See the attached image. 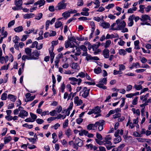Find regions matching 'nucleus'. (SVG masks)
<instances>
[{
	"label": "nucleus",
	"mask_w": 151,
	"mask_h": 151,
	"mask_svg": "<svg viewBox=\"0 0 151 151\" xmlns=\"http://www.w3.org/2000/svg\"><path fill=\"white\" fill-rule=\"evenodd\" d=\"M107 78H104L100 80L99 83L96 84V86L99 88H102L104 89H106L107 87L104 86L107 83Z\"/></svg>",
	"instance_id": "f257e3e1"
},
{
	"label": "nucleus",
	"mask_w": 151,
	"mask_h": 151,
	"mask_svg": "<svg viewBox=\"0 0 151 151\" xmlns=\"http://www.w3.org/2000/svg\"><path fill=\"white\" fill-rule=\"evenodd\" d=\"M116 23L118 25V30H122L126 26V24L124 20L118 19L116 21Z\"/></svg>",
	"instance_id": "f03ea898"
},
{
	"label": "nucleus",
	"mask_w": 151,
	"mask_h": 151,
	"mask_svg": "<svg viewBox=\"0 0 151 151\" xmlns=\"http://www.w3.org/2000/svg\"><path fill=\"white\" fill-rule=\"evenodd\" d=\"M64 2V0H63L59 3L55 7V10L57 11L65 9L66 8L67 4Z\"/></svg>",
	"instance_id": "7ed1b4c3"
},
{
	"label": "nucleus",
	"mask_w": 151,
	"mask_h": 151,
	"mask_svg": "<svg viewBox=\"0 0 151 151\" xmlns=\"http://www.w3.org/2000/svg\"><path fill=\"white\" fill-rule=\"evenodd\" d=\"M28 114V113L27 111L24 110H22L20 111L18 115V116L22 118H24V117L27 116Z\"/></svg>",
	"instance_id": "20e7f679"
},
{
	"label": "nucleus",
	"mask_w": 151,
	"mask_h": 151,
	"mask_svg": "<svg viewBox=\"0 0 151 151\" xmlns=\"http://www.w3.org/2000/svg\"><path fill=\"white\" fill-rule=\"evenodd\" d=\"M134 18V14L129 17L128 20L129 22L128 24V25L129 26L131 27L133 25L134 23L133 20Z\"/></svg>",
	"instance_id": "39448f33"
},
{
	"label": "nucleus",
	"mask_w": 151,
	"mask_h": 151,
	"mask_svg": "<svg viewBox=\"0 0 151 151\" xmlns=\"http://www.w3.org/2000/svg\"><path fill=\"white\" fill-rule=\"evenodd\" d=\"M75 143L79 147H81L83 144V141L78 138L76 139Z\"/></svg>",
	"instance_id": "423d86ee"
},
{
	"label": "nucleus",
	"mask_w": 151,
	"mask_h": 151,
	"mask_svg": "<svg viewBox=\"0 0 151 151\" xmlns=\"http://www.w3.org/2000/svg\"><path fill=\"white\" fill-rule=\"evenodd\" d=\"M68 41L65 42V46L66 48H68L69 47L71 48H73L75 47V44L73 42H70Z\"/></svg>",
	"instance_id": "0eeeda50"
},
{
	"label": "nucleus",
	"mask_w": 151,
	"mask_h": 151,
	"mask_svg": "<svg viewBox=\"0 0 151 151\" xmlns=\"http://www.w3.org/2000/svg\"><path fill=\"white\" fill-rule=\"evenodd\" d=\"M69 80L70 81H72L73 82H77L78 81V84L79 85H80L82 81V80L81 78L77 79L74 77H70L69 78Z\"/></svg>",
	"instance_id": "6e6552de"
},
{
	"label": "nucleus",
	"mask_w": 151,
	"mask_h": 151,
	"mask_svg": "<svg viewBox=\"0 0 151 151\" xmlns=\"http://www.w3.org/2000/svg\"><path fill=\"white\" fill-rule=\"evenodd\" d=\"M74 103L76 104L77 106H79L83 102L82 100L79 99L78 96H76L74 98Z\"/></svg>",
	"instance_id": "1a4fd4ad"
},
{
	"label": "nucleus",
	"mask_w": 151,
	"mask_h": 151,
	"mask_svg": "<svg viewBox=\"0 0 151 151\" xmlns=\"http://www.w3.org/2000/svg\"><path fill=\"white\" fill-rule=\"evenodd\" d=\"M45 1L44 0H40L35 2L34 4V5H39V7H40L41 6L45 4Z\"/></svg>",
	"instance_id": "9d476101"
},
{
	"label": "nucleus",
	"mask_w": 151,
	"mask_h": 151,
	"mask_svg": "<svg viewBox=\"0 0 151 151\" xmlns=\"http://www.w3.org/2000/svg\"><path fill=\"white\" fill-rule=\"evenodd\" d=\"M104 56L105 58H107L109 57V50L108 49H105L103 51Z\"/></svg>",
	"instance_id": "9b49d317"
},
{
	"label": "nucleus",
	"mask_w": 151,
	"mask_h": 151,
	"mask_svg": "<svg viewBox=\"0 0 151 151\" xmlns=\"http://www.w3.org/2000/svg\"><path fill=\"white\" fill-rule=\"evenodd\" d=\"M100 26L104 28L107 29L109 27L110 24L108 22H104L101 23Z\"/></svg>",
	"instance_id": "f8f14e48"
},
{
	"label": "nucleus",
	"mask_w": 151,
	"mask_h": 151,
	"mask_svg": "<svg viewBox=\"0 0 151 151\" xmlns=\"http://www.w3.org/2000/svg\"><path fill=\"white\" fill-rule=\"evenodd\" d=\"M142 21H146L147 20H150V17L148 15H142V18L140 19Z\"/></svg>",
	"instance_id": "ddd939ff"
},
{
	"label": "nucleus",
	"mask_w": 151,
	"mask_h": 151,
	"mask_svg": "<svg viewBox=\"0 0 151 151\" xmlns=\"http://www.w3.org/2000/svg\"><path fill=\"white\" fill-rule=\"evenodd\" d=\"M90 90V89H89L87 90H85L84 91H83L84 92L82 95V97L86 98L88 96L89 94Z\"/></svg>",
	"instance_id": "4468645a"
},
{
	"label": "nucleus",
	"mask_w": 151,
	"mask_h": 151,
	"mask_svg": "<svg viewBox=\"0 0 151 151\" xmlns=\"http://www.w3.org/2000/svg\"><path fill=\"white\" fill-rule=\"evenodd\" d=\"M8 98L11 101L13 102H14L17 99L16 96L11 94L8 95Z\"/></svg>",
	"instance_id": "2eb2a0df"
},
{
	"label": "nucleus",
	"mask_w": 151,
	"mask_h": 151,
	"mask_svg": "<svg viewBox=\"0 0 151 151\" xmlns=\"http://www.w3.org/2000/svg\"><path fill=\"white\" fill-rule=\"evenodd\" d=\"M93 110L95 114H99L101 111L100 108L98 106H96L94 109H93Z\"/></svg>",
	"instance_id": "dca6fc26"
},
{
	"label": "nucleus",
	"mask_w": 151,
	"mask_h": 151,
	"mask_svg": "<svg viewBox=\"0 0 151 151\" xmlns=\"http://www.w3.org/2000/svg\"><path fill=\"white\" fill-rule=\"evenodd\" d=\"M23 2L22 0H18V1H15L14 2L15 4L20 8L21 7H22V4Z\"/></svg>",
	"instance_id": "f3484780"
},
{
	"label": "nucleus",
	"mask_w": 151,
	"mask_h": 151,
	"mask_svg": "<svg viewBox=\"0 0 151 151\" xmlns=\"http://www.w3.org/2000/svg\"><path fill=\"white\" fill-rule=\"evenodd\" d=\"M34 15V14L32 13L27 14L24 15L23 17L24 19H29L33 17Z\"/></svg>",
	"instance_id": "a211bd4d"
},
{
	"label": "nucleus",
	"mask_w": 151,
	"mask_h": 151,
	"mask_svg": "<svg viewBox=\"0 0 151 151\" xmlns=\"http://www.w3.org/2000/svg\"><path fill=\"white\" fill-rule=\"evenodd\" d=\"M32 49L29 47H27L25 48V51L27 55L28 56H31L32 55L31 53Z\"/></svg>",
	"instance_id": "6ab92c4d"
},
{
	"label": "nucleus",
	"mask_w": 151,
	"mask_h": 151,
	"mask_svg": "<svg viewBox=\"0 0 151 151\" xmlns=\"http://www.w3.org/2000/svg\"><path fill=\"white\" fill-rule=\"evenodd\" d=\"M58 40L53 41L51 42L52 47H50V49H51L52 51H53L54 46L57 45L58 44Z\"/></svg>",
	"instance_id": "aec40b11"
},
{
	"label": "nucleus",
	"mask_w": 151,
	"mask_h": 151,
	"mask_svg": "<svg viewBox=\"0 0 151 151\" xmlns=\"http://www.w3.org/2000/svg\"><path fill=\"white\" fill-rule=\"evenodd\" d=\"M71 68L73 69L79 70V67L78 65V63H73L72 65Z\"/></svg>",
	"instance_id": "412c9836"
},
{
	"label": "nucleus",
	"mask_w": 151,
	"mask_h": 151,
	"mask_svg": "<svg viewBox=\"0 0 151 151\" xmlns=\"http://www.w3.org/2000/svg\"><path fill=\"white\" fill-rule=\"evenodd\" d=\"M12 139V137L10 136H9L7 137H5L4 138V144H6L9 142Z\"/></svg>",
	"instance_id": "4be33fe9"
},
{
	"label": "nucleus",
	"mask_w": 151,
	"mask_h": 151,
	"mask_svg": "<svg viewBox=\"0 0 151 151\" xmlns=\"http://www.w3.org/2000/svg\"><path fill=\"white\" fill-rule=\"evenodd\" d=\"M62 16L65 19L70 17V14L69 11H66L63 13L62 14Z\"/></svg>",
	"instance_id": "5701e85b"
},
{
	"label": "nucleus",
	"mask_w": 151,
	"mask_h": 151,
	"mask_svg": "<svg viewBox=\"0 0 151 151\" xmlns=\"http://www.w3.org/2000/svg\"><path fill=\"white\" fill-rule=\"evenodd\" d=\"M23 28L22 26H19L15 28L14 30L16 32H19L23 30Z\"/></svg>",
	"instance_id": "b1692460"
},
{
	"label": "nucleus",
	"mask_w": 151,
	"mask_h": 151,
	"mask_svg": "<svg viewBox=\"0 0 151 151\" xmlns=\"http://www.w3.org/2000/svg\"><path fill=\"white\" fill-rule=\"evenodd\" d=\"M139 40H136L134 42L135 46L134 48L136 49H139L140 48L139 46Z\"/></svg>",
	"instance_id": "393cba45"
},
{
	"label": "nucleus",
	"mask_w": 151,
	"mask_h": 151,
	"mask_svg": "<svg viewBox=\"0 0 151 151\" xmlns=\"http://www.w3.org/2000/svg\"><path fill=\"white\" fill-rule=\"evenodd\" d=\"M101 71L102 70L101 68L99 67H98L97 68H95L94 69V72L95 73L97 74H99L101 73Z\"/></svg>",
	"instance_id": "a878e982"
},
{
	"label": "nucleus",
	"mask_w": 151,
	"mask_h": 151,
	"mask_svg": "<svg viewBox=\"0 0 151 151\" xmlns=\"http://www.w3.org/2000/svg\"><path fill=\"white\" fill-rule=\"evenodd\" d=\"M71 130L69 128L67 129L65 132V134L68 137H69V136L71 134Z\"/></svg>",
	"instance_id": "bb28decb"
},
{
	"label": "nucleus",
	"mask_w": 151,
	"mask_h": 151,
	"mask_svg": "<svg viewBox=\"0 0 151 151\" xmlns=\"http://www.w3.org/2000/svg\"><path fill=\"white\" fill-rule=\"evenodd\" d=\"M62 25V22L60 21L56 22L55 23V27L56 28H58L60 27Z\"/></svg>",
	"instance_id": "cd10ccee"
},
{
	"label": "nucleus",
	"mask_w": 151,
	"mask_h": 151,
	"mask_svg": "<svg viewBox=\"0 0 151 151\" xmlns=\"http://www.w3.org/2000/svg\"><path fill=\"white\" fill-rule=\"evenodd\" d=\"M40 53V51L38 52L37 50H36L32 52V54H33V55L34 56H35L37 58L39 56Z\"/></svg>",
	"instance_id": "c85d7f7f"
},
{
	"label": "nucleus",
	"mask_w": 151,
	"mask_h": 151,
	"mask_svg": "<svg viewBox=\"0 0 151 151\" xmlns=\"http://www.w3.org/2000/svg\"><path fill=\"white\" fill-rule=\"evenodd\" d=\"M119 54L121 55H125L127 52L124 49H121L119 50Z\"/></svg>",
	"instance_id": "c756f323"
},
{
	"label": "nucleus",
	"mask_w": 151,
	"mask_h": 151,
	"mask_svg": "<svg viewBox=\"0 0 151 151\" xmlns=\"http://www.w3.org/2000/svg\"><path fill=\"white\" fill-rule=\"evenodd\" d=\"M62 110V107L61 106H60L56 108L55 110L56 113L57 112L58 113H60L61 111Z\"/></svg>",
	"instance_id": "7c9ffc66"
},
{
	"label": "nucleus",
	"mask_w": 151,
	"mask_h": 151,
	"mask_svg": "<svg viewBox=\"0 0 151 151\" xmlns=\"http://www.w3.org/2000/svg\"><path fill=\"white\" fill-rule=\"evenodd\" d=\"M134 88H135V89L137 90H141L142 88V87L141 85H135L134 86Z\"/></svg>",
	"instance_id": "2f4dec72"
},
{
	"label": "nucleus",
	"mask_w": 151,
	"mask_h": 151,
	"mask_svg": "<svg viewBox=\"0 0 151 151\" xmlns=\"http://www.w3.org/2000/svg\"><path fill=\"white\" fill-rule=\"evenodd\" d=\"M122 139L120 136H118L116 137L114 140V143L115 144L118 143L121 141Z\"/></svg>",
	"instance_id": "473e14b6"
},
{
	"label": "nucleus",
	"mask_w": 151,
	"mask_h": 151,
	"mask_svg": "<svg viewBox=\"0 0 151 151\" xmlns=\"http://www.w3.org/2000/svg\"><path fill=\"white\" fill-rule=\"evenodd\" d=\"M26 58L27 60H35L37 59V58L34 56L33 55L28 56L26 55Z\"/></svg>",
	"instance_id": "72a5a7b5"
},
{
	"label": "nucleus",
	"mask_w": 151,
	"mask_h": 151,
	"mask_svg": "<svg viewBox=\"0 0 151 151\" xmlns=\"http://www.w3.org/2000/svg\"><path fill=\"white\" fill-rule=\"evenodd\" d=\"M111 41L110 40H107L106 43H105V45H104V47L105 48H107V47H108L110 44H111Z\"/></svg>",
	"instance_id": "f704fd0d"
},
{
	"label": "nucleus",
	"mask_w": 151,
	"mask_h": 151,
	"mask_svg": "<svg viewBox=\"0 0 151 151\" xmlns=\"http://www.w3.org/2000/svg\"><path fill=\"white\" fill-rule=\"evenodd\" d=\"M7 99V94L6 93H3L1 96V99L2 100H6Z\"/></svg>",
	"instance_id": "c9c22d12"
},
{
	"label": "nucleus",
	"mask_w": 151,
	"mask_h": 151,
	"mask_svg": "<svg viewBox=\"0 0 151 151\" xmlns=\"http://www.w3.org/2000/svg\"><path fill=\"white\" fill-rule=\"evenodd\" d=\"M30 114L31 118L33 119V121L34 122V121H35V120L37 119V116L36 115L31 112H30Z\"/></svg>",
	"instance_id": "e433bc0d"
},
{
	"label": "nucleus",
	"mask_w": 151,
	"mask_h": 151,
	"mask_svg": "<svg viewBox=\"0 0 151 151\" xmlns=\"http://www.w3.org/2000/svg\"><path fill=\"white\" fill-rule=\"evenodd\" d=\"M79 76L82 78H84L85 77V74L83 72H81L79 73L78 75L76 76L77 78H78Z\"/></svg>",
	"instance_id": "4c0bfd02"
},
{
	"label": "nucleus",
	"mask_w": 151,
	"mask_h": 151,
	"mask_svg": "<svg viewBox=\"0 0 151 151\" xmlns=\"http://www.w3.org/2000/svg\"><path fill=\"white\" fill-rule=\"evenodd\" d=\"M22 126L24 127H26L29 129H31L33 127V125H28L27 124L25 123L23 124Z\"/></svg>",
	"instance_id": "58836bf2"
},
{
	"label": "nucleus",
	"mask_w": 151,
	"mask_h": 151,
	"mask_svg": "<svg viewBox=\"0 0 151 151\" xmlns=\"http://www.w3.org/2000/svg\"><path fill=\"white\" fill-rule=\"evenodd\" d=\"M119 69L120 71L124 70L125 69V66L123 64H119Z\"/></svg>",
	"instance_id": "ea45409f"
},
{
	"label": "nucleus",
	"mask_w": 151,
	"mask_h": 151,
	"mask_svg": "<svg viewBox=\"0 0 151 151\" xmlns=\"http://www.w3.org/2000/svg\"><path fill=\"white\" fill-rule=\"evenodd\" d=\"M53 51L49 49V54L50 58H54L55 57V54L53 52Z\"/></svg>",
	"instance_id": "a19ab883"
},
{
	"label": "nucleus",
	"mask_w": 151,
	"mask_h": 151,
	"mask_svg": "<svg viewBox=\"0 0 151 151\" xmlns=\"http://www.w3.org/2000/svg\"><path fill=\"white\" fill-rule=\"evenodd\" d=\"M125 145L124 144H123L120 145L117 148V149L118 151H121L122 149L124 148V147Z\"/></svg>",
	"instance_id": "79ce46f5"
},
{
	"label": "nucleus",
	"mask_w": 151,
	"mask_h": 151,
	"mask_svg": "<svg viewBox=\"0 0 151 151\" xmlns=\"http://www.w3.org/2000/svg\"><path fill=\"white\" fill-rule=\"evenodd\" d=\"M66 116V115L63 117V116L61 114H59L57 116L55 117L56 119H59L61 118H63V119H64Z\"/></svg>",
	"instance_id": "37998d69"
},
{
	"label": "nucleus",
	"mask_w": 151,
	"mask_h": 151,
	"mask_svg": "<svg viewBox=\"0 0 151 151\" xmlns=\"http://www.w3.org/2000/svg\"><path fill=\"white\" fill-rule=\"evenodd\" d=\"M99 122V123H99V124H98L97 125V126L99 127V126H100L101 125H104L105 121L103 120H101L99 121L98 122Z\"/></svg>",
	"instance_id": "c03bdc74"
},
{
	"label": "nucleus",
	"mask_w": 151,
	"mask_h": 151,
	"mask_svg": "<svg viewBox=\"0 0 151 151\" xmlns=\"http://www.w3.org/2000/svg\"><path fill=\"white\" fill-rule=\"evenodd\" d=\"M28 139L30 142H32L33 144L35 143L37 141L36 139L33 138H28Z\"/></svg>",
	"instance_id": "a18cd8bd"
},
{
	"label": "nucleus",
	"mask_w": 151,
	"mask_h": 151,
	"mask_svg": "<svg viewBox=\"0 0 151 151\" xmlns=\"http://www.w3.org/2000/svg\"><path fill=\"white\" fill-rule=\"evenodd\" d=\"M13 41L15 43V45H14V47L16 49L18 50L19 46L18 44V41H15V40H13Z\"/></svg>",
	"instance_id": "49530a36"
},
{
	"label": "nucleus",
	"mask_w": 151,
	"mask_h": 151,
	"mask_svg": "<svg viewBox=\"0 0 151 151\" xmlns=\"http://www.w3.org/2000/svg\"><path fill=\"white\" fill-rule=\"evenodd\" d=\"M42 13H40L38 14L37 16H36L35 19L37 20H39L42 17Z\"/></svg>",
	"instance_id": "de8ad7c7"
},
{
	"label": "nucleus",
	"mask_w": 151,
	"mask_h": 151,
	"mask_svg": "<svg viewBox=\"0 0 151 151\" xmlns=\"http://www.w3.org/2000/svg\"><path fill=\"white\" fill-rule=\"evenodd\" d=\"M14 23L15 21L14 20L11 21L8 24V27L9 28L10 27L14 25Z\"/></svg>",
	"instance_id": "09e8293b"
},
{
	"label": "nucleus",
	"mask_w": 151,
	"mask_h": 151,
	"mask_svg": "<svg viewBox=\"0 0 151 151\" xmlns=\"http://www.w3.org/2000/svg\"><path fill=\"white\" fill-rule=\"evenodd\" d=\"M95 140L96 143L100 145H102L104 143V142L98 139H96Z\"/></svg>",
	"instance_id": "8fccbe9b"
},
{
	"label": "nucleus",
	"mask_w": 151,
	"mask_h": 151,
	"mask_svg": "<svg viewBox=\"0 0 151 151\" xmlns=\"http://www.w3.org/2000/svg\"><path fill=\"white\" fill-rule=\"evenodd\" d=\"M145 7L144 5H140L139 6L140 10L139 11L142 13H143L144 12V9Z\"/></svg>",
	"instance_id": "3c124183"
},
{
	"label": "nucleus",
	"mask_w": 151,
	"mask_h": 151,
	"mask_svg": "<svg viewBox=\"0 0 151 151\" xmlns=\"http://www.w3.org/2000/svg\"><path fill=\"white\" fill-rule=\"evenodd\" d=\"M68 119H66L65 120V122L63 124V128H65L68 126Z\"/></svg>",
	"instance_id": "603ef678"
},
{
	"label": "nucleus",
	"mask_w": 151,
	"mask_h": 151,
	"mask_svg": "<svg viewBox=\"0 0 151 151\" xmlns=\"http://www.w3.org/2000/svg\"><path fill=\"white\" fill-rule=\"evenodd\" d=\"M96 136L98 139L102 140L103 139L101 135L98 133H96Z\"/></svg>",
	"instance_id": "864d4df0"
},
{
	"label": "nucleus",
	"mask_w": 151,
	"mask_h": 151,
	"mask_svg": "<svg viewBox=\"0 0 151 151\" xmlns=\"http://www.w3.org/2000/svg\"><path fill=\"white\" fill-rule=\"evenodd\" d=\"M36 122L39 124H41L44 122V121L43 120L40 119H38L36 120Z\"/></svg>",
	"instance_id": "5fc2aeb1"
},
{
	"label": "nucleus",
	"mask_w": 151,
	"mask_h": 151,
	"mask_svg": "<svg viewBox=\"0 0 151 151\" xmlns=\"http://www.w3.org/2000/svg\"><path fill=\"white\" fill-rule=\"evenodd\" d=\"M55 9L53 5L50 6L49 7V10L51 12H53L55 11Z\"/></svg>",
	"instance_id": "6e6d98bb"
},
{
	"label": "nucleus",
	"mask_w": 151,
	"mask_h": 151,
	"mask_svg": "<svg viewBox=\"0 0 151 151\" xmlns=\"http://www.w3.org/2000/svg\"><path fill=\"white\" fill-rule=\"evenodd\" d=\"M68 40H69L68 41L69 42L72 41L74 42H76V39L74 36H73L70 37V39L68 38Z\"/></svg>",
	"instance_id": "4d7b16f0"
},
{
	"label": "nucleus",
	"mask_w": 151,
	"mask_h": 151,
	"mask_svg": "<svg viewBox=\"0 0 151 151\" xmlns=\"http://www.w3.org/2000/svg\"><path fill=\"white\" fill-rule=\"evenodd\" d=\"M91 23L92 25L91 32L93 33L95 29V25L93 22H91Z\"/></svg>",
	"instance_id": "13d9d810"
},
{
	"label": "nucleus",
	"mask_w": 151,
	"mask_h": 151,
	"mask_svg": "<svg viewBox=\"0 0 151 151\" xmlns=\"http://www.w3.org/2000/svg\"><path fill=\"white\" fill-rule=\"evenodd\" d=\"M93 128V124H89L87 126V129L88 130L92 129Z\"/></svg>",
	"instance_id": "bf43d9fd"
},
{
	"label": "nucleus",
	"mask_w": 151,
	"mask_h": 151,
	"mask_svg": "<svg viewBox=\"0 0 151 151\" xmlns=\"http://www.w3.org/2000/svg\"><path fill=\"white\" fill-rule=\"evenodd\" d=\"M138 97H135L134 99L133 100L132 102V104L133 105H135L137 104V101Z\"/></svg>",
	"instance_id": "052dcab7"
},
{
	"label": "nucleus",
	"mask_w": 151,
	"mask_h": 151,
	"mask_svg": "<svg viewBox=\"0 0 151 151\" xmlns=\"http://www.w3.org/2000/svg\"><path fill=\"white\" fill-rule=\"evenodd\" d=\"M114 6V5L113 4H108L107 6L106 7V9H110L113 7Z\"/></svg>",
	"instance_id": "680f3d73"
},
{
	"label": "nucleus",
	"mask_w": 151,
	"mask_h": 151,
	"mask_svg": "<svg viewBox=\"0 0 151 151\" xmlns=\"http://www.w3.org/2000/svg\"><path fill=\"white\" fill-rule=\"evenodd\" d=\"M121 116V114L119 113H118L117 114H115L114 115H113V117L114 119H116L120 117Z\"/></svg>",
	"instance_id": "e2e57ef3"
},
{
	"label": "nucleus",
	"mask_w": 151,
	"mask_h": 151,
	"mask_svg": "<svg viewBox=\"0 0 151 151\" xmlns=\"http://www.w3.org/2000/svg\"><path fill=\"white\" fill-rule=\"evenodd\" d=\"M86 56V58L87 61H88L89 60H91L93 59V57H91V55H90L88 54Z\"/></svg>",
	"instance_id": "0e129e2a"
},
{
	"label": "nucleus",
	"mask_w": 151,
	"mask_h": 151,
	"mask_svg": "<svg viewBox=\"0 0 151 151\" xmlns=\"http://www.w3.org/2000/svg\"><path fill=\"white\" fill-rule=\"evenodd\" d=\"M83 120V119L81 118H78L76 120V122L78 124H80L82 122Z\"/></svg>",
	"instance_id": "69168bd1"
},
{
	"label": "nucleus",
	"mask_w": 151,
	"mask_h": 151,
	"mask_svg": "<svg viewBox=\"0 0 151 151\" xmlns=\"http://www.w3.org/2000/svg\"><path fill=\"white\" fill-rule=\"evenodd\" d=\"M132 86L130 85H128L127 87L126 91H130L132 88Z\"/></svg>",
	"instance_id": "338daca9"
},
{
	"label": "nucleus",
	"mask_w": 151,
	"mask_h": 151,
	"mask_svg": "<svg viewBox=\"0 0 151 151\" xmlns=\"http://www.w3.org/2000/svg\"><path fill=\"white\" fill-rule=\"evenodd\" d=\"M99 150H97L96 151H106L105 148L104 147L100 146L99 147Z\"/></svg>",
	"instance_id": "774afa93"
}]
</instances>
